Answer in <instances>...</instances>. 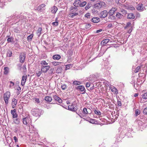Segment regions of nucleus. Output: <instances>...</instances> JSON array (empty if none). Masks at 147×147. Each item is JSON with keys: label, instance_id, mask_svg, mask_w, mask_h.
I'll list each match as a JSON object with an SVG mask.
<instances>
[{"label": "nucleus", "instance_id": "nucleus-1", "mask_svg": "<svg viewBox=\"0 0 147 147\" xmlns=\"http://www.w3.org/2000/svg\"><path fill=\"white\" fill-rule=\"evenodd\" d=\"M86 4V1L82 2L80 0H75L73 3V5L77 8L78 7H82L84 6Z\"/></svg>", "mask_w": 147, "mask_h": 147}, {"label": "nucleus", "instance_id": "nucleus-2", "mask_svg": "<svg viewBox=\"0 0 147 147\" xmlns=\"http://www.w3.org/2000/svg\"><path fill=\"white\" fill-rule=\"evenodd\" d=\"M91 110L89 108L87 109L86 108H84L82 112L83 114V115L82 114H81V115L78 114V115L80 116V117L82 118V117H84L86 116L88 114H90L91 112L90 111ZM76 113L78 114L77 113Z\"/></svg>", "mask_w": 147, "mask_h": 147}, {"label": "nucleus", "instance_id": "nucleus-3", "mask_svg": "<svg viewBox=\"0 0 147 147\" xmlns=\"http://www.w3.org/2000/svg\"><path fill=\"white\" fill-rule=\"evenodd\" d=\"M68 109L71 111L76 112L78 109L77 105L75 102H73L71 105L68 106Z\"/></svg>", "mask_w": 147, "mask_h": 147}, {"label": "nucleus", "instance_id": "nucleus-4", "mask_svg": "<svg viewBox=\"0 0 147 147\" xmlns=\"http://www.w3.org/2000/svg\"><path fill=\"white\" fill-rule=\"evenodd\" d=\"M10 96V93L8 91L6 92L4 94V99L5 104L7 105L8 103V100Z\"/></svg>", "mask_w": 147, "mask_h": 147}, {"label": "nucleus", "instance_id": "nucleus-5", "mask_svg": "<svg viewBox=\"0 0 147 147\" xmlns=\"http://www.w3.org/2000/svg\"><path fill=\"white\" fill-rule=\"evenodd\" d=\"M26 54L25 52H22L20 53L19 59L20 62L22 63H23L25 59Z\"/></svg>", "mask_w": 147, "mask_h": 147}, {"label": "nucleus", "instance_id": "nucleus-6", "mask_svg": "<svg viewBox=\"0 0 147 147\" xmlns=\"http://www.w3.org/2000/svg\"><path fill=\"white\" fill-rule=\"evenodd\" d=\"M117 10V8H116L114 7L112 8L109 11V14L110 15L109 17V18H111V19H115V17L113 16V14L115 11Z\"/></svg>", "mask_w": 147, "mask_h": 147}, {"label": "nucleus", "instance_id": "nucleus-7", "mask_svg": "<svg viewBox=\"0 0 147 147\" xmlns=\"http://www.w3.org/2000/svg\"><path fill=\"white\" fill-rule=\"evenodd\" d=\"M147 101V92L144 93L141 95L140 100L141 103H143Z\"/></svg>", "mask_w": 147, "mask_h": 147}, {"label": "nucleus", "instance_id": "nucleus-8", "mask_svg": "<svg viewBox=\"0 0 147 147\" xmlns=\"http://www.w3.org/2000/svg\"><path fill=\"white\" fill-rule=\"evenodd\" d=\"M40 110L38 109H34L31 111L32 114L34 116L36 117H39L40 116L39 112Z\"/></svg>", "mask_w": 147, "mask_h": 147}, {"label": "nucleus", "instance_id": "nucleus-9", "mask_svg": "<svg viewBox=\"0 0 147 147\" xmlns=\"http://www.w3.org/2000/svg\"><path fill=\"white\" fill-rule=\"evenodd\" d=\"M46 5L45 4H42L39 6L37 8V10L39 12L43 11L45 9Z\"/></svg>", "mask_w": 147, "mask_h": 147}, {"label": "nucleus", "instance_id": "nucleus-10", "mask_svg": "<svg viewBox=\"0 0 147 147\" xmlns=\"http://www.w3.org/2000/svg\"><path fill=\"white\" fill-rule=\"evenodd\" d=\"M77 90L80 91L81 92H83L82 94H85L86 92V90L84 86L83 85L79 86L76 87Z\"/></svg>", "mask_w": 147, "mask_h": 147}, {"label": "nucleus", "instance_id": "nucleus-11", "mask_svg": "<svg viewBox=\"0 0 147 147\" xmlns=\"http://www.w3.org/2000/svg\"><path fill=\"white\" fill-rule=\"evenodd\" d=\"M50 66H41V70L42 71V72L46 73L47 71L50 68Z\"/></svg>", "mask_w": 147, "mask_h": 147}, {"label": "nucleus", "instance_id": "nucleus-12", "mask_svg": "<svg viewBox=\"0 0 147 147\" xmlns=\"http://www.w3.org/2000/svg\"><path fill=\"white\" fill-rule=\"evenodd\" d=\"M104 3L103 2L97 3L94 5V7L96 8L97 9H100L102 7L103 4Z\"/></svg>", "mask_w": 147, "mask_h": 147}, {"label": "nucleus", "instance_id": "nucleus-13", "mask_svg": "<svg viewBox=\"0 0 147 147\" xmlns=\"http://www.w3.org/2000/svg\"><path fill=\"white\" fill-rule=\"evenodd\" d=\"M109 89L114 94H118V90L115 87L113 86H111L109 87Z\"/></svg>", "mask_w": 147, "mask_h": 147}, {"label": "nucleus", "instance_id": "nucleus-14", "mask_svg": "<svg viewBox=\"0 0 147 147\" xmlns=\"http://www.w3.org/2000/svg\"><path fill=\"white\" fill-rule=\"evenodd\" d=\"M27 77L26 75L23 76L22 77V80H21V84L22 86H24L26 82V79H27Z\"/></svg>", "mask_w": 147, "mask_h": 147}, {"label": "nucleus", "instance_id": "nucleus-15", "mask_svg": "<svg viewBox=\"0 0 147 147\" xmlns=\"http://www.w3.org/2000/svg\"><path fill=\"white\" fill-rule=\"evenodd\" d=\"M108 14V12L106 10H104L102 11L100 14V17L101 18H104L106 17Z\"/></svg>", "mask_w": 147, "mask_h": 147}, {"label": "nucleus", "instance_id": "nucleus-16", "mask_svg": "<svg viewBox=\"0 0 147 147\" xmlns=\"http://www.w3.org/2000/svg\"><path fill=\"white\" fill-rule=\"evenodd\" d=\"M53 98L56 101H57L58 102L61 103L62 102V100L58 96L56 95H54L53 96Z\"/></svg>", "mask_w": 147, "mask_h": 147}, {"label": "nucleus", "instance_id": "nucleus-17", "mask_svg": "<svg viewBox=\"0 0 147 147\" xmlns=\"http://www.w3.org/2000/svg\"><path fill=\"white\" fill-rule=\"evenodd\" d=\"M11 114L13 115V118H17L18 117V115L16 113V110L15 109L12 110L11 111Z\"/></svg>", "mask_w": 147, "mask_h": 147}, {"label": "nucleus", "instance_id": "nucleus-18", "mask_svg": "<svg viewBox=\"0 0 147 147\" xmlns=\"http://www.w3.org/2000/svg\"><path fill=\"white\" fill-rule=\"evenodd\" d=\"M127 18L129 19L133 20L135 18V16L133 13H129L128 14Z\"/></svg>", "mask_w": 147, "mask_h": 147}, {"label": "nucleus", "instance_id": "nucleus-19", "mask_svg": "<svg viewBox=\"0 0 147 147\" xmlns=\"http://www.w3.org/2000/svg\"><path fill=\"white\" fill-rule=\"evenodd\" d=\"M110 40L109 38H106L102 40L101 43L100 44L101 45L104 46Z\"/></svg>", "mask_w": 147, "mask_h": 147}, {"label": "nucleus", "instance_id": "nucleus-20", "mask_svg": "<svg viewBox=\"0 0 147 147\" xmlns=\"http://www.w3.org/2000/svg\"><path fill=\"white\" fill-rule=\"evenodd\" d=\"M143 5L142 3L139 4L137 6V9L139 11H143Z\"/></svg>", "mask_w": 147, "mask_h": 147}, {"label": "nucleus", "instance_id": "nucleus-21", "mask_svg": "<svg viewBox=\"0 0 147 147\" xmlns=\"http://www.w3.org/2000/svg\"><path fill=\"white\" fill-rule=\"evenodd\" d=\"M57 10V7L55 6L51 7L50 9L51 12L53 13H55Z\"/></svg>", "mask_w": 147, "mask_h": 147}, {"label": "nucleus", "instance_id": "nucleus-22", "mask_svg": "<svg viewBox=\"0 0 147 147\" xmlns=\"http://www.w3.org/2000/svg\"><path fill=\"white\" fill-rule=\"evenodd\" d=\"M12 102L11 105L12 106V108H14L15 107L17 103V100L15 98H13L12 100Z\"/></svg>", "mask_w": 147, "mask_h": 147}, {"label": "nucleus", "instance_id": "nucleus-23", "mask_svg": "<svg viewBox=\"0 0 147 147\" xmlns=\"http://www.w3.org/2000/svg\"><path fill=\"white\" fill-rule=\"evenodd\" d=\"M77 11V8L74 7H71L70 9V12L69 13H77L76 11Z\"/></svg>", "mask_w": 147, "mask_h": 147}, {"label": "nucleus", "instance_id": "nucleus-24", "mask_svg": "<svg viewBox=\"0 0 147 147\" xmlns=\"http://www.w3.org/2000/svg\"><path fill=\"white\" fill-rule=\"evenodd\" d=\"M135 123L138 124L139 126L142 125L143 124V122L139 119L136 120Z\"/></svg>", "mask_w": 147, "mask_h": 147}, {"label": "nucleus", "instance_id": "nucleus-25", "mask_svg": "<svg viewBox=\"0 0 147 147\" xmlns=\"http://www.w3.org/2000/svg\"><path fill=\"white\" fill-rule=\"evenodd\" d=\"M92 22L94 23L98 22L100 21V19L99 18L97 17H94L91 19Z\"/></svg>", "mask_w": 147, "mask_h": 147}, {"label": "nucleus", "instance_id": "nucleus-26", "mask_svg": "<svg viewBox=\"0 0 147 147\" xmlns=\"http://www.w3.org/2000/svg\"><path fill=\"white\" fill-rule=\"evenodd\" d=\"M57 20L58 18H55V21L52 22V24L53 25V26H57L58 25L59 21L58 20Z\"/></svg>", "mask_w": 147, "mask_h": 147}, {"label": "nucleus", "instance_id": "nucleus-27", "mask_svg": "<svg viewBox=\"0 0 147 147\" xmlns=\"http://www.w3.org/2000/svg\"><path fill=\"white\" fill-rule=\"evenodd\" d=\"M28 117H26L22 118V121L23 124L25 125H27L28 124Z\"/></svg>", "mask_w": 147, "mask_h": 147}, {"label": "nucleus", "instance_id": "nucleus-28", "mask_svg": "<svg viewBox=\"0 0 147 147\" xmlns=\"http://www.w3.org/2000/svg\"><path fill=\"white\" fill-rule=\"evenodd\" d=\"M42 30V28H38L37 30L36 34L38 37L40 36V35L41 34Z\"/></svg>", "mask_w": 147, "mask_h": 147}, {"label": "nucleus", "instance_id": "nucleus-29", "mask_svg": "<svg viewBox=\"0 0 147 147\" xmlns=\"http://www.w3.org/2000/svg\"><path fill=\"white\" fill-rule=\"evenodd\" d=\"M21 119L18 117V118L14 120L13 122L16 124H18L20 123Z\"/></svg>", "mask_w": 147, "mask_h": 147}, {"label": "nucleus", "instance_id": "nucleus-30", "mask_svg": "<svg viewBox=\"0 0 147 147\" xmlns=\"http://www.w3.org/2000/svg\"><path fill=\"white\" fill-rule=\"evenodd\" d=\"M61 58V56L59 55H54L53 56V58L55 60H59Z\"/></svg>", "mask_w": 147, "mask_h": 147}, {"label": "nucleus", "instance_id": "nucleus-31", "mask_svg": "<svg viewBox=\"0 0 147 147\" xmlns=\"http://www.w3.org/2000/svg\"><path fill=\"white\" fill-rule=\"evenodd\" d=\"M123 16V15L119 12H117L116 15V17L119 19L122 18Z\"/></svg>", "mask_w": 147, "mask_h": 147}, {"label": "nucleus", "instance_id": "nucleus-32", "mask_svg": "<svg viewBox=\"0 0 147 147\" xmlns=\"http://www.w3.org/2000/svg\"><path fill=\"white\" fill-rule=\"evenodd\" d=\"M45 100L48 102H50L52 101V98L50 96H47L45 98Z\"/></svg>", "mask_w": 147, "mask_h": 147}, {"label": "nucleus", "instance_id": "nucleus-33", "mask_svg": "<svg viewBox=\"0 0 147 147\" xmlns=\"http://www.w3.org/2000/svg\"><path fill=\"white\" fill-rule=\"evenodd\" d=\"M62 67L60 66H58L56 70V73L58 74L61 73L62 71Z\"/></svg>", "mask_w": 147, "mask_h": 147}, {"label": "nucleus", "instance_id": "nucleus-34", "mask_svg": "<svg viewBox=\"0 0 147 147\" xmlns=\"http://www.w3.org/2000/svg\"><path fill=\"white\" fill-rule=\"evenodd\" d=\"M36 72V75L38 77H39L42 72L41 70H40V69H39L38 70H37Z\"/></svg>", "mask_w": 147, "mask_h": 147}, {"label": "nucleus", "instance_id": "nucleus-35", "mask_svg": "<svg viewBox=\"0 0 147 147\" xmlns=\"http://www.w3.org/2000/svg\"><path fill=\"white\" fill-rule=\"evenodd\" d=\"M78 13H69V17H71V18H73L75 16H77L78 15Z\"/></svg>", "mask_w": 147, "mask_h": 147}, {"label": "nucleus", "instance_id": "nucleus-36", "mask_svg": "<svg viewBox=\"0 0 147 147\" xmlns=\"http://www.w3.org/2000/svg\"><path fill=\"white\" fill-rule=\"evenodd\" d=\"M40 64L41 65V66H47L48 63L46 62L45 61H42L41 62Z\"/></svg>", "mask_w": 147, "mask_h": 147}, {"label": "nucleus", "instance_id": "nucleus-37", "mask_svg": "<svg viewBox=\"0 0 147 147\" xmlns=\"http://www.w3.org/2000/svg\"><path fill=\"white\" fill-rule=\"evenodd\" d=\"M51 63L54 66L59 65L61 64V63L57 62H53Z\"/></svg>", "mask_w": 147, "mask_h": 147}, {"label": "nucleus", "instance_id": "nucleus-38", "mask_svg": "<svg viewBox=\"0 0 147 147\" xmlns=\"http://www.w3.org/2000/svg\"><path fill=\"white\" fill-rule=\"evenodd\" d=\"M4 73L5 74H7L8 73L9 68L7 67H4Z\"/></svg>", "mask_w": 147, "mask_h": 147}, {"label": "nucleus", "instance_id": "nucleus-39", "mask_svg": "<svg viewBox=\"0 0 147 147\" xmlns=\"http://www.w3.org/2000/svg\"><path fill=\"white\" fill-rule=\"evenodd\" d=\"M12 55V51H8L7 54V57H11Z\"/></svg>", "mask_w": 147, "mask_h": 147}, {"label": "nucleus", "instance_id": "nucleus-40", "mask_svg": "<svg viewBox=\"0 0 147 147\" xmlns=\"http://www.w3.org/2000/svg\"><path fill=\"white\" fill-rule=\"evenodd\" d=\"M33 36V34H31L29 35L27 38V40H32V37Z\"/></svg>", "mask_w": 147, "mask_h": 147}, {"label": "nucleus", "instance_id": "nucleus-41", "mask_svg": "<svg viewBox=\"0 0 147 147\" xmlns=\"http://www.w3.org/2000/svg\"><path fill=\"white\" fill-rule=\"evenodd\" d=\"M90 123H92L96 124V121L95 119H90L89 121Z\"/></svg>", "mask_w": 147, "mask_h": 147}, {"label": "nucleus", "instance_id": "nucleus-42", "mask_svg": "<svg viewBox=\"0 0 147 147\" xmlns=\"http://www.w3.org/2000/svg\"><path fill=\"white\" fill-rule=\"evenodd\" d=\"M131 25V23L130 22H128L126 24V26L124 27V28L125 29H126V28L129 27Z\"/></svg>", "mask_w": 147, "mask_h": 147}, {"label": "nucleus", "instance_id": "nucleus-43", "mask_svg": "<svg viewBox=\"0 0 147 147\" xmlns=\"http://www.w3.org/2000/svg\"><path fill=\"white\" fill-rule=\"evenodd\" d=\"M91 26V24H86L84 26L85 27L86 29L90 28Z\"/></svg>", "mask_w": 147, "mask_h": 147}, {"label": "nucleus", "instance_id": "nucleus-44", "mask_svg": "<svg viewBox=\"0 0 147 147\" xmlns=\"http://www.w3.org/2000/svg\"><path fill=\"white\" fill-rule=\"evenodd\" d=\"M10 85H9V88H13L15 85L14 83L12 81L9 82Z\"/></svg>", "mask_w": 147, "mask_h": 147}, {"label": "nucleus", "instance_id": "nucleus-45", "mask_svg": "<svg viewBox=\"0 0 147 147\" xmlns=\"http://www.w3.org/2000/svg\"><path fill=\"white\" fill-rule=\"evenodd\" d=\"M3 0H0V7H3L5 5L4 3L3 2Z\"/></svg>", "mask_w": 147, "mask_h": 147}, {"label": "nucleus", "instance_id": "nucleus-46", "mask_svg": "<svg viewBox=\"0 0 147 147\" xmlns=\"http://www.w3.org/2000/svg\"><path fill=\"white\" fill-rule=\"evenodd\" d=\"M73 84L74 85H78L81 84V83L80 82L78 81H75L73 82Z\"/></svg>", "mask_w": 147, "mask_h": 147}, {"label": "nucleus", "instance_id": "nucleus-47", "mask_svg": "<svg viewBox=\"0 0 147 147\" xmlns=\"http://www.w3.org/2000/svg\"><path fill=\"white\" fill-rule=\"evenodd\" d=\"M140 113V111L138 109H137L135 111V115L136 116H137L138 115H139Z\"/></svg>", "mask_w": 147, "mask_h": 147}, {"label": "nucleus", "instance_id": "nucleus-48", "mask_svg": "<svg viewBox=\"0 0 147 147\" xmlns=\"http://www.w3.org/2000/svg\"><path fill=\"white\" fill-rule=\"evenodd\" d=\"M141 68V67L140 66H138L135 69V73H137L139 72V70Z\"/></svg>", "mask_w": 147, "mask_h": 147}, {"label": "nucleus", "instance_id": "nucleus-49", "mask_svg": "<svg viewBox=\"0 0 147 147\" xmlns=\"http://www.w3.org/2000/svg\"><path fill=\"white\" fill-rule=\"evenodd\" d=\"M67 88V86L65 84H64L61 85V88L63 90H65Z\"/></svg>", "mask_w": 147, "mask_h": 147}, {"label": "nucleus", "instance_id": "nucleus-50", "mask_svg": "<svg viewBox=\"0 0 147 147\" xmlns=\"http://www.w3.org/2000/svg\"><path fill=\"white\" fill-rule=\"evenodd\" d=\"M13 140L15 141V143L16 144H17L18 142V138L16 136L13 137Z\"/></svg>", "mask_w": 147, "mask_h": 147}, {"label": "nucleus", "instance_id": "nucleus-51", "mask_svg": "<svg viewBox=\"0 0 147 147\" xmlns=\"http://www.w3.org/2000/svg\"><path fill=\"white\" fill-rule=\"evenodd\" d=\"M94 113L95 114L98 115H101V113L99 111H97L96 110L94 111Z\"/></svg>", "mask_w": 147, "mask_h": 147}, {"label": "nucleus", "instance_id": "nucleus-52", "mask_svg": "<svg viewBox=\"0 0 147 147\" xmlns=\"http://www.w3.org/2000/svg\"><path fill=\"white\" fill-rule=\"evenodd\" d=\"M143 112L144 115H147V107L145 108L143 110Z\"/></svg>", "mask_w": 147, "mask_h": 147}, {"label": "nucleus", "instance_id": "nucleus-53", "mask_svg": "<svg viewBox=\"0 0 147 147\" xmlns=\"http://www.w3.org/2000/svg\"><path fill=\"white\" fill-rule=\"evenodd\" d=\"M34 100L35 102L38 103L40 102L39 99L38 98H35L34 99Z\"/></svg>", "mask_w": 147, "mask_h": 147}, {"label": "nucleus", "instance_id": "nucleus-54", "mask_svg": "<svg viewBox=\"0 0 147 147\" xmlns=\"http://www.w3.org/2000/svg\"><path fill=\"white\" fill-rule=\"evenodd\" d=\"M90 13H87L85 15V16L86 17H87L88 18H89L90 17Z\"/></svg>", "mask_w": 147, "mask_h": 147}, {"label": "nucleus", "instance_id": "nucleus-55", "mask_svg": "<svg viewBox=\"0 0 147 147\" xmlns=\"http://www.w3.org/2000/svg\"><path fill=\"white\" fill-rule=\"evenodd\" d=\"M90 86V83L89 82H87L86 84V87L87 88L89 87Z\"/></svg>", "mask_w": 147, "mask_h": 147}, {"label": "nucleus", "instance_id": "nucleus-56", "mask_svg": "<svg viewBox=\"0 0 147 147\" xmlns=\"http://www.w3.org/2000/svg\"><path fill=\"white\" fill-rule=\"evenodd\" d=\"M117 105L118 106L121 107V103L120 101H117Z\"/></svg>", "mask_w": 147, "mask_h": 147}, {"label": "nucleus", "instance_id": "nucleus-57", "mask_svg": "<svg viewBox=\"0 0 147 147\" xmlns=\"http://www.w3.org/2000/svg\"><path fill=\"white\" fill-rule=\"evenodd\" d=\"M16 18H20V19H23L22 17V15H20V16L18 15V16H16Z\"/></svg>", "mask_w": 147, "mask_h": 147}, {"label": "nucleus", "instance_id": "nucleus-58", "mask_svg": "<svg viewBox=\"0 0 147 147\" xmlns=\"http://www.w3.org/2000/svg\"><path fill=\"white\" fill-rule=\"evenodd\" d=\"M7 40L8 42H11V37L7 39Z\"/></svg>", "mask_w": 147, "mask_h": 147}, {"label": "nucleus", "instance_id": "nucleus-59", "mask_svg": "<svg viewBox=\"0 0 147 147\" xmlns=\"http://www.w3.org/2000/svg\"><path fill=\"white\" fill-rule=\"evenodd\" d=\"M132 28L131 27L127 31V32L128 33H130L132 31Z\"/></svg>", "mask_w": 147, "mask_h": 147}, {"label": "nucleus", "instance_id": "nucleus-60", "mask_svg": "<svg viewBox=\"0 0 147 147\" xmlns=\"http://www.w3.org/2000/svg\"><path fill=\"white\" fill-rule=\"evenodd\" d=\"M32 129H33L32 127L30 128L29 131H30V132L31 133H33V132H34V131L32 130Z\"/></svg>", "mask_w": 147, "mask_h": 147}, {"label": "nucleus", "instance_id": "nucleus-61", "mask_svg": "<svg viewBox=\"0 0 147 147\" xmlns=\"http://www.w3.org/2000/svg\"><path fill=\"white\" fill-rule=\"evenodd\" d=\"M102 31V29H100L99 30H98L96 31V33H98L100 32H101Z\"/></svg>", "mask_w": 147, "mask_h": 147}, {"label": "nucleus", "instance_id": "nucleus-62", "mask_svg": "<svg viewBox=\"0 0 147 147\" xmlns=\"http://www.w3.org/2000/svg\"><path fill=\"white\" fill-rule=\"evenodd\" d=\"M90 7L89 6V5H86L85 7V9L86 10H87Z\"/></svg>", "mask_w": 147, "mask_h": 147}, {"label": "nucleus", "instance_id": "nucleus-63", "mask_svg": "<svg viewBox=\"0 0 147 147\" xmlns=\"http://www.w3.org/2000/svg\"><path fill=\"white\" fill-rule=\"evenodd\" d=\"M71 66V64L67 65H66V68H67V69H68L70 68V66Z\"/></svg>", "mask_w": 147, "mask_h": 147}, {"label": "nucleus", "instance_id": "nucleus-64", "mask_svg": "<svg viewBox=\"0 0 147 147\" xmlns=\"http://www.w3.org/2000/svg\"><path fill=\"white\" fill-rule=\"evenodd\" d=\"M17 90L18 91L20 92L21 90V88L19 86L18 87V88H17Z\"/></svg>", "mask_w": 147, "mask_h": 147}]
</instances>
